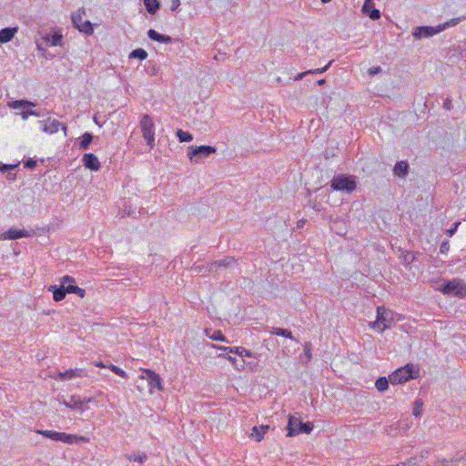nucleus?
Here are the masks:
<instances>
[{"instance_id": "1", "label": "nucleus", "mask_w": 466, "mask_h": 466, "mask_svg": "<svg viewBox=\"0 0 466 466\" xmlns=\"http://www.w3.org/2000/svg\"><path fill=\"white\" fill-rule=\"evenodd\" d=\"M376 312V320L370 322V327L379 333H382L389 329L393 322L402 319L401 315L386 309L384 306H379Z\"/></svg>"}, {"instance_id": "2", "label": "nucleus", "mask_w": 466, "mask_h": 466, "mask_svg": "<svg viewBox=\"0 0 466 466\" xmlns=\"http://www.w3.org/2000/svg\"><path fill=\"white\" fill-rule=\"evenodd\" d=\"M36 433L56 441H62L67 444L87 443L90 439L84 435L68 434L48 430H37Z\"/></svg>"}, {"instance_id": "3", "label": "nucleus", "mask_w": 466, "mask_h": 466, "mask_svg": "<svg viewBox=\"0 0 466 466\" xmlns=\"http://www.w3.org/2000/svg\"><path fill=\"white\" fill-rule=\"evenodd\" d=\"M462 20L461 17L452 18L443 24H440L436 27L433 26H418L413 32V35L416 38L430 37L436 34H439L445 29L457 25Z\"/></svg>"}, {"instance_id": "4", "label": "nucleus", "mask_w": 466, "mask_h": 466, "mask_svg": "<svg viewBox=\"0 0 466 466\" xmlns=\"http://www.w3.org/2000/svg\"><path fill=\"white\" fill-rule=\"evenodd\" d=\"M419 377V369L412 364H407L393 371L390 375V382L391 384H402L409 380Z\"/></svg>"}, {"instance_id": "5", "label": "nucleus", "mask_w": 466, "mask_h": 466, "mask_svg": "<svg viewBox=\"0 0 466 466\" xmlns=\"http://www.w3.org/2000/svg\"><path fill=\"white\" fill-rule=\"evenodd\" d=\"M330 187L335 191H346L347 193H351L356 188V181L353 176L340 174L332 178Z\"/></svg>"}, {"instance_id": "6", "label": "nucleus", "mask_w": 466, "mask_h": 466, "mask_svg": "<svg viewBox=\"0 0 466 466\" xmlns=\"http://www.w3.org/2000/svg\"><path fill=\"white\" fill-rule=\"evenodd\" d=\"M142 374L139 376L140 380H146L148 385V391L153 394L155 390L160 392L164 391L163 380L161 377L150 369H141Z\"/></svg>"}, {"instance_id": "7", "label": "nucleus", "mask_w": 466, "mask_h": 466, "mask_svg": "<svg viewBox=\"0 0 466 466\" xmlns=\"http://www.w3.org/2000/svg\"><path fill=\"white\" fill-rule=\"evenodd\" d=\"M440 290L445 295H454L460 299L466 297V284L459 279L448 281Z\"/></svg>"}, {"instance_id": "8", "label": "nucleus", "mask_w": 466, "mask_h": 466, "mask_svg": "<svg viewBox=\"0 0 466 466\" xmlns=\"http://www.w3.org/2000/svg\"><path fill=\"white\" fill-rule=\"evenodd\" d=\"M141 133L147 144L153 148L155 147V124L148 115H144L140 120Z\"/></svg>"}, {"instance_id": "9", "label": "nucleus", "mask_w": 466, "mask_h": 466, "mask_svg": "<svg viewBox=\"0 0 466 466\" xmlns=\"http://www.w3.org/2000/svg\"><path fill=\"white\" fill-rule=\"evenodd\" d=\"M216 150V147L211 146H191L188 147L187 155L191 162L197 163L202 157H208Z\"/></svg>"}, {"instance_id": "10", "label": "nucleus", "mask_w": 466, "mask_h": 466, "mask_svg": "<svg viewBox=\"0 0 466 466\" xmlns=\"http://www.w3.org/2000/svg\"><path fill=\"white\" fill-rule=\"evenodd\" d=\"M86 12L83 9H78L72 15V22L74 25L80 31L88 35L94 32L93 25L90 21L84 20Z\"/></svg>"}, {"instance_id": "11", "label": "nucleus", "mask_w": 466, "mask_h": 466, "mask_svg": "<svg viewBox=\"0 0 466 466\" xmlns=\"http://www.w3.org/2000/svg\"><path fill=\"white\" fill-rule=\"evenodd\" d=\"M35 235V231L34 229L26 230L11 228L3 234V237L5 239H17L21 238L32 237Z\"/></svg>"}, {"instance_id": "12", "label": "nucleus", "mask_w": 466, "mask_h": 466, "mask_svg": "<svg viewBox=\"0 0 466 466\" xmlns=\"http://www.w3.org/2000/svg\"><path fill=\"white\" fill-rule=\"evenodd\" d=\"M94 401L93 397L81 399L79 396L73 395L70 397L68 401L64 400L62 403L71 410H80L84 404H87Z\"/></svg>"}, {"instance_id": "13", "label": "nucleus", "mask_w": 466, "mask_h": 466, "mask_svg": "<svg viewBox=\"0 0 466 466\" xmlns=\"http://www.w3.org/2000/svg\"><path fill=\"white\" fill-rule=\"evenodd\" d=\"M301 426L302 421L299 417H296L295 415H289L287 426V436L292 437L300 434Z\"/></svg>"}, {"instance_id": "14", "label": "nucleus", "mask_w": 466, "mask_h": 466, "mask_svg": "<svg viewBox=\"0 0 466 466\" xmlns=\"http://www.w3.org/2000/svg\"><path fill=\"white\" fill-rule=\"evenodd\" d=\"M82 162L84 167L91 171H98L101 168L97 157L93 153L85 154L82 157Z\"/></svg>"}, {"instance_id": "15", "label": "nucleus", "mask_w": 466, "mask_h": 466, "mask_svg": "<svg viewBox=\"0 0 466 466\" xmlns=\"http://www.w3.org/2000/svg\"><path fill=\"white\" fill-rule=\"evenodd\" d=\"M362 12L370 16L372 20L380 18V12L375 8L373 0H365L362 5Z\"/></svg>"}, {"instance_id": "16", "label": "nucleus", "mask_w": 466, "mask_h": 466, "mask_svg": "<svg viewBox=\"0 0 466 466\" xmlns=\"http://www.w3.org/2000/svg\"><path fill=\"white\" fill-rule=\"evenodd\" d=\"M213 347L218 350H220L228 351L230 353L238 354L241 357H248V358L255 357L251 351L246 350L243 347H225V346H215V345H213Z\"/></svg>"}, {"instance_id": "17", "label": "nucleus", "mask_w": 466, "mask_h": 466, "mask_svg": "<svg viewBox=\"0 0 466 466\" xmlns=\"http://www.w3.org/2000/svg\"><path fill=\"white\" fill-rule=\"evenodd\" d=\"M84 376H85V372L82 369H76V370L69 369L65 371H59L57 373V378L61 380H72L76 377H84Z\"/></svg>"}, {"instance_id": "18", "label": "nucleus", "mask_w": 466, "mask_h": 466, "mask_svg": "<svg viewBox=\"0 0 466 466\" xmlns=\"http://www.w3.org/2000/svg\"><path fill=\"white\" fill-rule=\"evenodd\" d=\"M61 123L56 119L48 118L43 122L42 130L48 134H55L58 132Z\"/></svg>"}, {"instance_id": "19", "label": "nucleus", "mask_w": 466, "mask_h": 466, "mask_svg": "<svg viewBox=\"0 0 466 466\" xmlns=\"http://www.w3.org/2000/svg\"><path fill=\"white\" fill-rule=\"evenodd\" d=\"M269 426L268 425H259V426H254L251 430V438L254 439L256 441H261L266 435V433L268 431Z\"/></svg>"}, {"instance_id": "20", "label": "nucleus", "mask_w": 466, "mask_h": 466, "mask_svg": "<svg viewBox=\"0 0 466 466\" xmlns=\"http://www.w3.org/2000/svg\"><path fill=\"white\" fill-rule=\"evenodd\" d=\"M147 35L151 40L157 41L158 43L169 44L172 42V38L169 35H161L154 29H149Z\"/></svg>"}, {"instance_id": "21", "label": "nucleus", "mask_w": 466, "mask_h": 466, "mask_svg": "<svg viewBox=\"0 0 466 466\" xmlns=\"http://www.w3.org/2000/svg\"><path fill=\"white\" fill-rule=\"evenodd\" d=\"M17 32L16 27H6L0 30V43L10 42Z\"/></svg>"}, {"instance_id": "22", "label": "nucleus", "mask_w": 466, "mask_h": 466, "mask_svg": "<svg viewBox=\"0 0 466 466\" xmlns=\"http://www.w3.org/2000/svg\"><path fill=\"white\" fill-rule=\"evenodd\" d=\"M48 290L53 292V299L55 301H61L66 296V292L64 288V285H60L59 287H57L56 285H52L48 288Z\"/></svg>"}, {"instance_id": "23", "label": "nucleus", "mask_w": 466, "mask_h": 466, "mask_svg": "<svg viewBox=\"0 0 466 466\" xmlns=\"http://www.w3.org/2000/svg\"><path fill=\"white\" fill-rule=\"evenodd\" d=\"M64 288L66 289V294L74 293V294H76L81 299L86 297V289L79 288L78 286L75 285V283L68 284L66 286L64 285Z\"/></svg>"}, {"instance_id": "24", "label": "nucleus", "mask_w": 466, "mask_h": 466, "mask_svg": "<svg viewBox=\"0 0 466 466\" xmlns=\"http://www.w3.org/2000/svg\"><path fill=\"white\" fill-rule=\"evenodd\" d=\"M7 106L9 108H12V109L25 110V109L28 108L29 106H33L34 104L32 102L26 101V100H15V101L8 102Z\"/></svg>"}, {"instance_id": "25", "label": "nucleus", "mask_w": 466, "mask_h": 466, "mask_svg": "<svg viewBox=\"0 0 466 466\" xmlns=\"http://www.w3.org/2000/svg\"><path fill=\"white\" fill-rule=\"evenodd\" d=\"M46 40L51 46H61L62 35L60 33L56 32V33L50 35L49 36H47L46 38Z\"/></svg>"}, {"instance_id": "26", "label": "nucleus", "mask_w": 466, "mask_h": 466, "mask_svg": "<svg viewBox=\"0 0 466 466\" xmlns=\"http://www.w3.org/2000/svg\"><path fill=\"white\" fill-rule=\"evenodd\" d=\"M331 63H332V61H329V62L328 63V65H326L324 67L317 68V69H313V70H308V71L302 72V73L299 74V75L295 77V79H296V80H300V79H302V77H303L304 76H306V75H308V74H321V73H323V72H325V71H327V70H328V68L329 67V66L331 65Z\"/></svg>"}, {"instance_id": "27", "label": "nucleus", "mask_w": 466, "mask_h": 466, "mask_svg": "<svg viewBox=\"0 0 466 466\" xmlns=\"http://www.w3.org/2000/svg\"><path fill=\"white\" fill-rule=\"evenodd\" d=\"M144 5L147 11L152 15L156 14L159 8V3L157 0H144Z\"/></svg>"}, {"instance_id": "28", "label": "nucleus", "mask_w": 466, "mask_h": 466, "mask_svg": "<svg viewBox=\"0 0 466 466\" xmlns=\"http://www.w3.org/2000/svg\"><path fill=\"white\" fill-rule=\"evenodd\" d=\"M408 164L404 161L398 162L394 167V173L398 177H402L407 174Z\"/></svg>"}, {"instance_id": "29", "label": "nucleus", "mask_w": 466, "mask_h": 466, "mask_svg": "<svg viewBox=\"0 0 466 466\" xmlns=\"http://www.w3.org/2000/svg\"><path fill=\"white\" fill-rule=\"evenodd\" d=\"M389 383H390V378L386 379L385 377H380L376 380L375 386L379 391L382 392L388 390Z\"/></svg>"}, {"instance_id": "30", "label": "nucleus", "mask_w": 466, "mask_h": 466, "mask_svg": "<svg viewBox=\"0 0 466 466\" xmlns=\"http://www.w3.org/2000/svg\"><path fill=\"white\" fill-rule=\"evenodd\" d=\"M235 264H236V260L234 259V258H227L223 260L213 263L211 265V269H213L216 267H224V268L232 267Z\"/></svg>"}, {"instance_id": "31", "label": "nucleus", "mask_w": 466, "mask_h": 466, "mask_svg": "<svg viewBox=\"0 0 466 466\" xmlns=\"http://www.w3.org/2000/svg\"><path fill=\"white\" fill-rule=\"evenodd\" d=\"M92 139H93L92 134L87 133V132L83 134L81 137V141H80V148L83 150L87 149L90 143L92 142Z\"/></svg>"}, {"instance_id": "32", "label": "nucleus", "mask_w": 466, "mask_h": 466, "mask_svg": "<svg viewBox=\"0 0 466 466\" xmlns=\"http://www.w3.org/2000/svg\"><path fill=\"white\" fill-rule=\"evenodd\" d=\"M147 57V53L146 50L142 49V48H137V49H135L133 50L130 54H129V58H138L140 60H144Z\"/></svg>"}, {"instance_id": "33", "label": "nucleus", "mask_w": 466, "mask_h": 466, "mask_svg": "<svg viewBox=\"0 0 466 466\" xmlns=\"http://www.w3.org/2000/svg\"><path fill=\"white\" fill-rule=\"evenodd\" d=\"M177 137L180 142H189L193 139V137L188 132L183 131L182 129L177 130Z\"/></svg>"}, {"instance_id": "34", "label": "nucleus", "mask_w": 466, "mask_h": 466, "mask_svg": "<svg viewBox=\"0 0 466 466\" xmlns=\"http://www.w3.org/2000/svg\"><path fill=\"white\" fill-rule=\"evenodd\" d=\"M272 334L277 335V336H283V337H286L290 339H293L291 331L285 329H281V328H274L272 329Z\"/></svg>"}, {"instance_id": "35", "label": "nucleus", "mask_w": 466, "mask_h": 466, "mask_svg": "<svg viewBox=\"0 0 466 466\" xmlns=\"http://www.w3.org/2000/svg\"><path fill=\"white\" fill-rule=\"evenodd\" d=\"M107 368L113 371L115 374L122 377V378H127V373L121 368L117 367L116 365H114V364H108L107 365Z\"/></svg>"}, {"instance_id": "36", "label": "nucleus", "mask_w": 466, "mask_h": 466, "mask_svg": "<svg viewBox=\"0 0 466 466\" xmlns=\"http://www.w3.org/2000/svg\"><path fill=\"white\" fill-rule=\"evenodd\" d=\"M423 402L420 400H417L414 402L412 413L415 417H420L422 412Z\"/></svg>"}, {"instance_id": "37", "label": "nucleus", "mask_w": 466, "mask_h": 466, "mask_svg": "<svg viewBox=\"0 0 466 466\" xmlns=\"http://www.w3.org/2000/svg\"><path fill=\"white\" fill-rule=\"evenodd\" d=\"M403 261L406 265L412 263L415 259V254L413 252L407 251L403 254Z\"/></svg>"}, {"instance_id": "38", "label": "nucleus", "mask_w": 466, "mask_h": 466, "mask_svg": "<svg viewBox=\"0 0 466 466\" xmlns=\"http://www.w3.org/2000/svg\"><path fill=\"white\" fill-rule=\"evenodd\" d=\"M211 339L217 341H227L226 337L223 335L221 330H216L212 335L209 336Z\"/></svg>"}, {"instance_id": "39", "label": "nucleus", "mask_w": 466, "mask_h": 466, "mask_svg": "<svg viewBox=\"0 0 466 466\" xmlns=\"http://www.w3.org/2000/svg\"><path fill=\"white\" fill-rule=\"evenodd\" d=\"M313 430V424L311 422H302V426L300 428V433L305 432L307 434L310 433Z\"/></svg>"}, {"instance_id": "40", "label": "nucleus", "mask_w": 466, "mask_h": 466, "mask_svg": "<svg viewBox=\"0 0 466 466\" xmlns=\"http://www.w3.org/2000/svg\"><path fill=\"white\" fill-rule=\"evenodd\" d=\"M76 280L73 277L69 276V275H66V276H63L61 279H60V283L61 285H68V284H73L75 283Z\"/></svg>"}, {"instance_id": "41", "label": "nucleus", "mask_w": 466, "mask_h": 466, "mask_svg": "<svg viewBox=\"0 0 466 466\" xmlns=\"http://www.w3.org/2000/svg\"><path fill=\"white\" fill-rule=\"evenodd\" d=\"M304 352H305V355H306L308 360H311L312 355H311V344H310V342H306L304 344Z\"/></svg>"}, {"instance_id": "42", "label": "nucleus", "mask_w": 466, "mask_h": 466, "mask_svg": "<svg viewBox=\"0 0 466 466\" xmlns=\"http://www.w3.org/2000/svg\"><path fill=\"white\" fill-rule=\"evenodd\" d=\"M461 222L457 221L454 223L453 227L447 230V234L449 237H451L457 230L458 227L460 226Z\"/></svg>"}, {"instance_id": "43", "label": "nucleus", "mask_w": 466, "mask_h": 466, "mask_svg": "<svg viewBox=\"0 0 466 466\" xmlns=\"http://www.w3.org/2000/svg\"><path fill=\"white\" fill-rule=\"evenodd\" d=\"M417 463L416 458H410L408 461L399 464L400 466H413Z\"/></svg>"}, {"instance_id": "44", "label": "nucleus", "mask_w": 466, "mask_h": 466, "mask_svg": "<svg viewBox=\"0 0 466 466\" xmlns=\"http://www.w3.org/2000/svg\"><path fill=\"white\" fill-rule=\"evenodd\" d=\"M134 214V211L129 208H125L122 212H121V218H124L126 216L129 217L131 215Z\"/></svg>"}, {"instance_id": "45", "label": "nucleus", "mask_w": 466, "mask_h": 466, "mask_svg": "<svg viewBox=\"0 0 466 466\" xmlns=\"http://www.w3.org/2000/svg\"><path fill=\"white\" fill-rule=\"evenodd\" d=\"M147 456L145 454L134 456L133 458H130V460H133L135 461L143 462L146 460Z\"/></svg>"}, {"instance_id": "46", "label": "nucleus", "mask_w": 466, "mask_h": 466, "mask_svg": "<svg viewBox=\"0 0 466 466\" xmlns=\"http://www.w3.org/2000/svg\"><path fill=\"white\" fill-rule=\"evenodd\" d=\"M179 5H180V1L179 0H172L170 9L172 11H175V10H177L178 8Z\"/></svg>"}, {"instance_id": "47", "label": "nucleus", "mask_w": 466, "mask_h": 466, "mask_svg": "<svg viewBox=\"0 0 466 466\" xmlns=\"http://www.w3.org/2000/svg\"><path fill=\"white\" fill-rule=\"evenodd\" d=\"M379 72H380V66H374V67H371V68L369 69L370 75H376Z\"/></svg>"}, {"instance_id": "48", "label": "nucleus", "mask_w": 466, "mask_h": 466, "mask_svg": "<svg viewBox=\"0 0 466 466\" xmlns=\"http://www.w3.org/2000/svg\"><path fill=\"white\" fill-rule=\"evenodd\" d=\"M443 106L447 109V110H451L452 105H451V100L450 98H447L445 101H444V104H443Z\"/></svg>"}, {"instance_id": "49", "label": "nucleus", "mask_w": 466, "mask_h": 466, "mask_svg": "<svg viewBox=\"0 0 466 466\" xmlns=\"http://www.w3.org/2000/svg\"><path fill=\"white\" fill-rule=\"evenodd\" d=\"M28 115H31V116H37V114L34 111H30V112H22V117L23 119H26Z\"/></svg>"}, {"instance_id": "50", "label": "nucleus", "mask_w": 466, "mask_h": 466, "mask_svg": "<svg viewBox=\"0 0 466 466\" xmlns=\"http://www.w3.org/2000/svg\"><path fill=\"white\" fill-rule=\"evenodd\" d=\"M94 365L98 368H107V365L104 364L102 361H94Z\"/></svg>"}, {"instance_id": "51", "label": "nucleus", "mask_w": 466, "mask_h": 466, "mask_svg": "<svg viewBox=\"0 0 466 466\" xmlns=\"http://www.w3.org/2000/svg\"><path fill=\"white\" fill-rule=\"evenodd\" d=\"M225 358L229 360L233 365H236V362H237V360L236 358L230 356V355H227L225 356Z\"/></svg>"}, {"instance_id": "52", "label": "nucleus", "mask_w": 466, "mask_h": 466, "mask_svg": "<svg viewBox=\"0 0 466 466\" xmlns=\"http://www.w3.org/2000/svg\"><path fill=\"white\" fill-rule=\"evenodd\" d=\"M35 161L30 160V161H28V162L26 163V166H27V167H34V166H35Z\"/></svg>"}, {"instance_id": "53", "label": "nucleus", "mask_w": 466, "mask_h": 466, "mask_svg": "<svg viewBox=\"0 0 466 466\" xmlns=\"http://www.w3.org/2000/svg\"><path fill=\"white\" fill-rule=\"evenodd\" d=\"M446 245H447V242H445V243H443V244L441 245V252H444V249H445V248H447V246H446Z\"/></svg>"}, {"instance_id": "54", "label": "nucleus", "mask_w": 466, "mask_h": 466, "mask_svg": "<svg viewBox=\"0 0 466 466\" xmlns=\"http://www.w3.org/2000/svg\"><path fill=\"white\" fill-rule=\"evenodd\" d=\"M7 168H8V167H7V166H6V165H3L2 167H0V169H2V170H4V171H5V170H6Z\"/></svg>"}, {"instance_id": "55", "label": "nucleus", "mask_w": 466, "mask_h": 466, "mask_svg": "<svg viewBox=\"0 0 466 466\" xmlns=\"http://www.w3.org/2000/svg\"><path fill=\"white\" fill-rule=\"evenodd\" d=\"M325 83V79H320L318 81L319 85H323Z\"/></svg>"}, {"instance_id": "56", "label": "nucleus", "mask_w": 466, "mask_h": 466, "mask_svg": "<svg viewBox=\"0 0 466 466\" xmlns=\"http://www.w3.org/2000/svg\"><path fill=\"white\" fill-rule=\"evenodd\" d=\"M331 0H321L322 3L326 4V3H329L330 2Z\"/></svg>"}]
</instances>
